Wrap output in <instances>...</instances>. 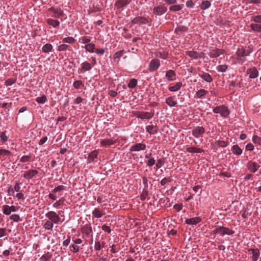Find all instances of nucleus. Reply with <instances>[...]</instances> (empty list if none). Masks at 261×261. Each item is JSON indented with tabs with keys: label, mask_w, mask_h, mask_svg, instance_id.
I'll return each instance as SVG.
<instances>
[{
	"label": "nucleus",
	"mask_w": 261,
	"mask_h": 261,
	"mask_svg": "<svg viewBox=\"0 0 261 261\" xmlns=\"http://www.w3.org/2000/svg\"><path fill=\"white\" fill-rule=\"evenodd\" d=\"M60 213V211L57 214L53 211L46 213L45 216L48 219V220L43 224V227L47 230H52L54 224H59L60 222H62L59 216Z\"/></svg>",
	"instance_id": "nucleus-1"
},
{
	"label": "nucleus",
	"mask_w": 261,
	"mask_h": 261,
	"mask_svg": "<svg viewBox=\"0 0 261 261\" xmlns=\"http://www.w3.org/2000/svg\"><path fill=\"white\" fill-rule=\"evenodd\" d=\"M48 11L52 14L51 16L53 18H62L64 16L63 10L60 7L52 6L48 9Z\"/></svg>",
	"instance_id": "nucleus-2"
},
{
	"label": "nucleus",
	"mask_w": 261,
	"mask_h": 261,
	"mask_svg": "<svg viewBox=\"0 0 261 261\" xmlns=\"http://www.w3.org/2000/svg\"><path fill=\"white\" fill-rule=\"evenodd\" d=\"M213 232L214 234H219L222 236L225 234L231 235L234 233L233 230L223 226L218 227L215 228Z\"/></svg>",
	"instance_id": "nucleus-3"
},
{
	"label": "nucleus",
	"mask_w": 261,
	"mask_h": 261,
	"mask_svg": "<svg viewBox=\"0 0 261 261\" xmlns=\"http://www.w3.org/2000/svg\"><path fill=\"white\" fill-rule=\"evenodd\" d=\"M160 66V61L159 59L156 58L152 59L148 66V70L150 72L156 71Z\"/></svg>",
	"instance_id": "nucleus-4"
},
{
	"label": "nucleus",
	"mask_w": 261,
	"mask_h": 261,
	"mask_svg": "<svg viewBox=\"0 0 261 261\" xmlns=\"http://www.w3.org/2000/svg\"><path fill=\"white\" fill-rule=\"evenodd\" d=\"M148 19L147 18L143 17V16H138L135 17L131 21V23L133 25H135L136 24H146L149 22H150Z\"/></svg>",
	"instance_id": "nucleus-5"
},
{
	"label": "nucleus",
	"mask_w": 261,
	"mask_h": 261,
	"mask_svg": "<svg viewBox=\"0 0 261 261\" xmlns=\"http://www.w3.org/2000/svg\"><path fill=\"white\" fill-rule=\"evenodd\" d=\"M153 13L158 16H161L167 11V8L163 5H159L153 8Z\"/></svg>",
	"instance_id": "nucleus-6"
},
{
	"label": "nucleus",
	"mask_w": 261,
	"mask_h": 261,
	"mask_svg": "<svg viewBox=\"0 0 261 261\" xmlns=\"http://www.w3.org/2000/svg\"><path fill=\"white\" fill-rule=\"evenodd\" d=\"M225 52V50L223 49L215 48L210 49L208 55L211 58H217L221 55H223Z\"/></svg>",
	"instance_id": "nucleus-7"
},
{
	"label": "nucleus",
	"mask_w": 261,
	"mask_h": 261,
	"mask_svg": "<svg viewBox=\"0 0 261 261\" xmlns=\"http://www.w3.org/2000/svg\"><path fill=\"white\" fill-rule=\"evenodd\" d=\"M205 132L204 128L202 126H197L192 130V135L195 138L201 137Z\"/></svg>",
	"instance_id": "nucleus-8"
},
{
	"label": "nucleus",
	"mask_w": 261,
	"mask_h": 261,
	"mask_svg": "<svg viewBox=\"0 0 261 261\" xmlns=\"http://www.w3.org/2000/svg\"><path fill=\"white\" fill-rule=\"evenodd\" d=\"M215 113H219L220 114H229L230 112L228 108L224 105L216 107L213 109Z\"/></svg>",
	"instance_id": "nucleus-9"
},
{
	"label": "nucleus",
	"mask_w": 261,
	"mask_h": 261,
	"mask_svg": "<svg viewBox=\"0 0 261 261\" xmlns=\"http://www.w3.org/2000/svg\"><path fill=\"white\" fill-rule=\"evenodd\" d=\"M131 2L132 0H117L114 4V7L117 9H122Z\"/></svg>",
	"instance_id": "nucleus-10"
},
{
	"label": "nucleus",
	"mask_w": 261,
	"mask_h": 261,
	"mask_svg": "<svg viewBox=\"0 0 261 261\" xmlns=\"http://www.w3.org/2000/svg\"><path fill=\"white\" fill-rule=\"evenodd\" d=\"M247 167L251 172L255 173L260 168V165L256 162L250 161L247 164Z\"/></svg>",
	"instance_id": "nucleus-11"
},
{
	"label": "nucleus",
	"mask_w": 261,
	"mask_h": 261,
	"mask_svg": "<svg viewBox=\"0 0 261 261\" xmlns=\"http://www.w3.org/2000/svg\"><path fill=\"white\" fill-rule=\"evenodd\" d=\"M251 51L250 49H246L241 46L237 49L236 54L238 57H243L249 56Z\"/></svg>",
	"instance_id": "nucleus-12"
},
{
	"label": "nucleus",
	"mask_w": 261,
	"mask_h": 261,
	"mask_svg": "<svg viewBox=\"0 0 261 261\" xmlns=\"http://www.w3.org/2000/svg\"><path fill=\"white\" fill-rule=\"evenodd\" d=\"M38 174V171L37 170L32 169L25 172L22 176L24 178L29 180L34 178Z\"/></svg>",
	"instance_id": "nucleus-13"
},
{
	"label": "nucleus",
	"mask_w": 261,
	"mask_h": 261,
	"mask_svg": "<svg viewBox=\"0 0 261 261\" xmlns=\"http://www.w3.org/2000/svg\"><path fill=\"white\" fill-rule=\"evenodd\" d=\"M57 18H47L46 19V22L53 28H57L60 25V21L57 19Z\"/></svg>",
	"instance_id": "nucleus-14"
},
{
	"label": "nucleus",
	"mask_w": 261,
	"mask_h": 261,
	"mask_svg": "<svg viewBox=\"0 0 261 261\" xmlns=\"http://www.w3.org/2000/svg\"><path fill=\"white\" fill-rule=\"evenodd\" d=\"M146 149V145L143 143H137L134 145H133L130 148V150L131 151H139L140 150H144Z\"/></svg>",
	"instance_id": "nucleus-15"
},
{
	"label": "nucleus",
	"mask_w": 261,
	"mask_h": 261,
	"mask_svg": "<svg viewBox=\"0 0 261 261\" xmlns=\"http://www.w3.org/2000/svg\"><path fill=\"white\" fill-rule=\"evenodd\" d=\"M186 55L188 56L189 57L194 59H197L199 58H201V55L202 54V53H198L197 51H194V50H190V51H186L185 52Z\"/></svg>",
	"instance_id": "nucleus-16"
},
{
	"label": "nucleus",
	"mask_w": 261,
	"mask_h": 261,
	"mask_svg": "<svg viewBox=\"0 0 261 261\" xmlns=\"http://www.w3.org/2000/svg\"><path fill=\"white\" fill-rule=\"evenodd\" d=\"M247 73L249 74V76L251 79L256 78L258 74V71L255 67H253L247 69Z\"/></svg>",
	"instance_id": "nucleus-17"
},
{
	"label": "nucleus",
	"mask_w": 261,
	"mask_h": 261,
	"mask_svg": "<svg viewBox=\"0 0 261 261\" xmlns=\"http://www.w3.org/2000/svg\"><path fill=\"white\" fill-rule=\"evenodd\" d=\"M92 66L88 62H84L81 64V72L84 73L85 71H89L92 69Z\"/></svg>",
	"instance_id": "nucleus-18"
},
{
	"label": "nucleus",
	"mask_w": 261,
	"mask_h": 261,
	"mask_svg": "<svg viewBox=\"0 0 261 261\" xmlns=\"http://www.w3.org/2000/svg\"><path fill=\"white\" fill-rule=\"evenodd\" d=\"M200 221L201 219L198 217L187 219L186 220V223L189 225H195Z\"/></svg>",
	"instance_id": "nucleus-19"
},
{
	"label": "nucleus",
	"mask_w": 261,
	"mask_h": 261,
	"mask_svg": "<svg viewBox=\"0 0 261 261\" xmlns=\"http://www.w3.org/2000/svg\"><path fill=\"white\" fill-rule=\"evenodd\" d=\"M199 76L204 81L207 83H211L213 81V78L212 77L211 75L206 72H203L201 74H199Z\"/></svg>",
	"instance_id": "nucleus-20"
},
{
	"label": "nucleus",
	"mask_w": 261,
	"mask_h": 261,
	"mask_svg": "<svg viewBox=\"0 0 261 261\" xmlns=\"http://www.w3.org/2000/svg\"><path fill=\"white\" fill-rule=\"evenodd\" d=\"M176 73L173 70H169L166 73V77L168 81H172L175 80Z\"/></svg>",
	"instance_id": "nucleus-21"
},
{
	"label": "nucleus",
	"mask_w": 261,
	"mask_h": 261,
	"mask_svg": "<svg viewBox=\"0 0 261 261\" xmlns=\"http://www.w3.org/2000/svg\"><path fill=\"white\" fill-rule=\"evenodd\" d=\"M116 143V140L112 139H101L100 140V144L102 146H107L114 144Z\"/></svg>",
	"instance_id": "nucleus-22"
},
{
	"label": "nucleus",
	"mask_w": 261,
	"mask_h": 261,
	"mask_svg": "<svg viewBox=\"0 0 261 261\" xmlns=\"http://www.w3.org/2000/svg\"><path fill=\"white\" fill-rule=\"evenodd\" d=\"M249 251H251L252 254V259L253 261H256L258 260L259 256V252L258 249H250Z\"/></svg>",
	"instance_id": "nucleus-23"
},
{
	"label": "nucleus",
	"mask_w": 261,
	"mask_h": 261,
	"mask_svg": "<svg viewBox=\"0 0 261 261\" xmlns=\"http://www.w3.org/2000/svg\"><path fill=\"white\" fill-rule=\"evenodd\" d=\"M186 151L190 153H201L203 150L196 147H189L186 149Z\"/></svg>",
	"instance_id": "nucleus-24"
},
{
	"label": "nucleus",
	"mask_w": 261,
	"mask_h": 261,
	"mask_svg": "<svg viewBox=\"0 0 261 261\" xmlns=\"http://www.w3.org/2000/svg\"><path fill=\"white\" fill-rule=\"evenodd\" d=\"M97 155L98 153L96 150L92 151L88 155V163H90L92 162L97 157Z\"/></svg>",
	"instance_id": "nucleus-25"
},
{
	"label": "nucleus",
	"mask_w": 261,
	"mask_h": 261,
	"mask_svg": "<svg viewBox=\"0 0 261 261\" xmlns=\"http://www.w3.org/2000/svg\"><path fill=\"white\" fill-rule=\"evenodd\" d=\"M182 86L181 82H177L175 85L173 86H169L168 89L170 91L175 92L178 90Z\"/></svg>",
	"instance_id": "nucleus-26"
},
{
	"label": "nucleus",
	"mask_w": 261,
	"mask_h": 261,
	"mask_svg": "<svg viewBox=\"0 0 261 261\" xmlns=\"http://www.w3.org/2000/svg\"><path fill=\"white\" fill-rule=\"evenodd\" d=\"M184 5H175L171 6L169 9L170 11L176 12L180 11L183 8Z\"/></svg>",
	"instance_id": "nucleus-27"
},
{
	"label": "nucleus",
	"mask_w": 261,
	"mask_h": 261,
	"mask_svg": "<svg viewBox=\"0 0 261 261\" xmlns=\"http://www.w3.org/2000/svg\"><path fill=\"white\" fill-rule=\"evenodd\" d=\"M208 92L204 89H200L198 90L195 95V98H201L207 93Z\"/></svg>",
	"instance_id": "nucleus-28"
},
{
	"label": "nucleus",
	"mask_w": 261,
	"mask_h": 261,
	"mask_svg": "<svg viewBox=\"0 0 261 261\" xmlns=\"http://www.w3.org/2000/svg\"><path fill=\"white\" fill-rule=\"evenodd\" d=\"M231 151L233 154L238 155L241 154L242 153V150L238 145H233Z\"/></svg>",
	"instance_id": "nucleus-29"
},
{
	"label": "nucleus",
	"mask_w": 261,
	"mask_h": 261,
	"mask_svg": "<svg viewBox=\"0 0 261 261\" xmlns=\"http://www.w3.org/2000/svg\"><path fill=\"white\" fill-rule=\"evenodd\" d=\"M156 56L157 57H159L160 58L164 60H166L168 57V53L166 51H158L156 53Z\"/></svg>",
	"instance_id": "nucleus-30"
},
{
	"label": "nucleus",
	"mask_w": 261,
	"mask_h": 261,
	"mask_svg": "<svg viewBox=\"0 0 261 261\" xmlns=\"http://www.w3.org/2000/svg\"><path fill=\"white\" fill-rule=\"evenodd\" d=\"M95 44L93 43H88L84 46V48L87 51L93 53L95 49Z\"/></svg>",
	"instance_id": "nucleus-31"
},
{
	"label": "nucleus",
	"mask_w": 261,
	"mask_h": 261,
	"mask_svg": "<svg viewBox=\"0 0 261 261\" xmlns=\"http://www.w3.org/2000/svg\"><path fill=\"white\" fill-rule=\"evenodd\" d=\"M252 31L257 32H261V24L258 23H252L250 25Z\"/></svg>",
	"instance_id": "nucleus-32"
},
{
	"label": "nucleus",
	"mask_w": 261,
	"mask_h": 261,
	"mask_svg": "<svg viewBox=\"0 0 261 261\" xmlns=\"http://www.w3.org/2000/svg\"><path fill=\"white\" fill-rule=\"evenodd\" d=\"M53 45L49 43H46L42 46V50L45 53H48L53 49Z\"/></svg>",
	"instance_id": "nucleus-33"
},
{
	"label": "nucleus",
	"mask_w": 261,
	"mask_h": 261,
	"mask_svg": "<svg viewBox=\"0 0 261 261\" xmlns=\"http://www.w3.org/2000/svg\"><path fill=\"white\" fill-rule=\"evenodd\" d=\"M166 101L170 107L175 106L177 104V102L174 100V98L171 96L167 98Z\"/></svg>",
	"instance_id": "nucleus-34"
},
{
	"label": "nucleus",
	"mask_w": 261,
	"mask_h": 261,
	"mask_svg": "<svg viewBox=\"0 0 261 261\" xmlns=\"http://www.w3.org/2000/svg\"><path fill=\"white\" fill-rule=\"evenodd\" d=\"M211 5V2L208 1H204L202 2L200 8L202 10H206L208 9Z\"/></svg>",
	"instance_id": "nucleus-35"
},
{
	"label": "nucleus",
	"mask_w": 261,
	"mask_h": 261,
	"mask_svg": "<svg viewBox=\"0 0 261 261\" xmlns=\"http://www.w3.org/2000/svg\"><path fill=\"white\" fill-rule=\"evenodd\" d=\"M80 42L84 44H87L91 41V39L89 37L83 36L80 38Z\"/></svg>",
	"instance_id": "nucleus-36"
},
{
	"label": "nucleus",
	"mask_w": 261,
	"mask_h": 261,
	"mask_svg": "<svg viewBox=\"0 0 261 261\" xmlns=\"http://www.w3.org/2000/svg\"><path fill=\"white\" fill-rule=\"evenodd\" d=\"M47 101V97L45 95L36 98V101L39 103H44Z\"/></svg>",
	"instance_id": "nucleus-37"
},
{
	"label": "nucleus",
	"mask_w": 261,
	"mask_h": 261,
	"mask_svg": "<svg viewBox=\"0 0 261 261\" xmlns=\"http://www.w3.org/2000/svg\"><path fill=\"white\" fill-rule=\"evenodd\" d=\"M137 80L135 79H132L130 80L127 86L129 88H134L137 86Z\"/></svg>",
	"instance_id": "nucleus-38"
},
{
	"label": "nucleus",
	"mask_w": 261,
	"mask_h": 261,
	"mask_svg": "<svg viewBox=\"0 0 261 261\" xmlns=\"http://www.w3.org/2000/svg\"><path fill=\"white\" fill-rule=\"evenodd\" d=\"M0 139L3 143H5L8 141V137L6 134V132H0Z\"/></svg>",
	"instance_id": "nucleus-39"
},
{
	"label": "nucleus",
	"mask_w": 261,
	"mask_h": 261,
	"mask_svg": "<svg viewBox=\"0 0 261 261\" xmlns=\"http://www.w3.org/2000/svg\"><path fill=\"white\" fill-rule=\"evenodd\" d=\"M124 54V50H120L114 54L113 55L114 60L120 59Z\"/></svg>",
	"instance_id": "nucleus-40"
},
{
	"label": "nucleus",
	"mask_w": 261,
	"mask_h": 261,
	"mask_svg": "<svg viewBox=\"0 0 261 261\" xmlns=\"http://www.w3.org/2000/svg\"><path fill=\"white\" fill-rule=\"evenodd\" d=\"M3 213L6 215H9L11 213V212L10 211V209L9 208V205H3Z\"/></svg>",
	"instance_id": "nucleus-41"
},
{
	"label": "nucleus",
	"mask_w": 261,
	"mask_h": 261,
	"mask_svg": "<svg viewBox=\"0 0 261 261\" xmlns=\"http://www.w3.org/2000/svg\"><path fill=\"white\" fill-rule=\"evenodd\" d=\"M63 42L69 44L73 43L75 42V39L72 37H67L63 39Z\"/></svg>",
	"instance_id": "nucleus-42"
},
{
	"label": "nucleus",
	"mask_w": 261,
	"mask_h": 261,
	"mask_svg": "<svg viewBox=\"0 0 261 261\" xmlns=\"http://www.w3.org/2000/svg\"><path fill=\"white\" fill-rule=\"evenodd\" d=\"M11 154V152L9 150L5 149H0V156H8Z\"/></svg>",
	"instance_id": "nucleus-43"
},
{
	"label": "nucleus",
	"mask_w": 261,
	"mask_h": 261,
	"mask_svg": "<svg viewBox=\"0 0 261 261\" xmlns=\"http://www.w3.org/2000/svg\"><path fill=\"white\" fill-rule=\"evenodd\" d=\"M64 200L63 199H59L53 204V207L55 208H58L59 206L64 205Z\"/></svg>",
	"instance_id": "nucleus-44"
},
{
	"label": "nucleus",
	"mask_w": 261,
	"mask_h": 261,
	"mask_svg": "<svg viewBox=\"0 0 261 261\" xmlns=\"http://www.w3.org/2000/svg\"><path fill=\"white\" fill-rule=\"evenodd\" d=\"M228 69V66L226 64L221 65L217 67V70L221 72H225Z\"/></svg>",
	"instance_id": "nucleus-45"
},
{
	"label": "nucleus",
	"mask_w": 261,
	"mask_h": 261,
	"mask_svg": "<svg viewBox=\"0 0 261 261\" xmlns=\"http://www.w3.org/2000/svg\"><path fill=\"white\" fill-rule=\"evenodd\" d=\"M92 214L95 218H100L102 215L101 212L97 208H95L93 211Z\"/></svg>",
	"instance_id": "nucleus-46"
},
{
	"label": "nucleus",
	"mask_w": 261,
	"mask_h": 261,
	"mask_svg": "<svg viewBox=\"0 0 261 261\" xmlns=\"http://www.w3.org/2000/svg\"><path fill=\"white\" fill-rule=\"evenodd\" d=\"M252 142L254 143L261 145V138L257 136H254L252 138Z\"/></svg>",
	"instance_id": "nucleus-47"
},
{
	"label": "nucleus",
	"mask_w": 261,
	"mask_h": 261,
	"mask_svg": "<svg viewBox=\"0 0 261 261\" xmlns=\"http://www.w3.org/2000/svg\"><path fill=\"white\" fill-rule=\"evenodd\" d=\"M146 130L147 131L150 133V134H155L156 133V129L154 128V127L151 125H148L147 127H146Z\"/></svg>",
	"instance_id": "nucleus-48"
},
{
	"label": "nucleus",
	"mask_w": 261,
	"mask_h": 261,
	"mask_svg": "<svg viewBox=\"0 0 261 261\" xmlns=\"http://www.w3.org/2000/svg\"><path fill=\"white\" fill-rule=\"evenodd\" d=\"M64 190H65V187L64 186H63V185H60V186H58V187L55 188L53 190V192L54 193H56L58 192L61 191H63Z\"/></svg>",
	"instance_id": "nucleus-49"
},
{
	"label": "nucleus",
	"mask_w": 261,
	"mask_h": 261,
	"mask_svg": "<svg viewBox=\"0 0 261 261\" xmlns=\"http://www.w3.org/2000/svg\"><path fill=\"white\" fill-rule=\"evenodd\" d=\"M101 11V9L98 7L97 5L95 6L94 4L92 7L91 8L90 13H95Z\"/></svg>",
	"instance_id": "nucleus-50"
},
{
	"label": "nucleus",
	"mask_w": 261,
	"mask_h": 261,
	"mask_svg": "<svg viewBox=\"0 0 261 261\" xmlns=\"http://www.w3.org/2000/svg\"><path fill=\"white\" fill-rule=\"evenodd\" d=\"M73 86L75 89H79L81 86H83V82L81 81H75L73 83Z\"/></svg>",
	"instance_id": "nucleus-51"
},
{
	"label": "nucleus",
	"mask_w": 261,
	"mask_h": 261,
	"mask_svg": "<svg viewBox=\"0 0 261 261\" xmlns=\"http://www.w3.org/2000/svg\"><path fill=\"white\" fill-rule=\"evenodd\" d=\"M252 21L256 22V23H261V15H257L255 16H253L252 17Z\"/></svg>",
	"instance_id": "nucleus-52"
},
{
	"label": "nucleus",
	"mask_w": 261,
	"mask_h": 261,
	"mask_svg": "<svg viewBox=\"0 0 261 261\" xmlns=\"http://www.w3.org/2000/svg\"><path fill=\"white\" fill-rule=\"evenodd\" d=\"M16 82V80L13 79L12 78L8 79L5 82V85L7 86H10L12 85Z\"/></svg>",
	"instance_id": "nucleus-53"
},
{
	"label": "nucleus",
	"mask_w": 261,
	"mask_h": 261,
	"mask_svg": "<svg viewBox=\"0 0 261 261\" xmlns=\"http://www.w3.org/2000/svg\"><path fill=\"white\" fill-rule=\"evenodd\" d=\"M186 31H187V28L185 27L179 26L175 29L174 32L175 33H177L178 32H186Z\"/></svg>",
	"instance_id": "nucleus-54"
},
{
	"label": "nucleus",
	"mask_w": 261,
	"mask_h": 261,
	"mask_svg": "<svg viewBox=\"0 0 261 261\" xmlns=\"http://www.w3.org/2000/svg\"><path fill=\"white\" fill-rule=\"evenodd\" d=\"M10 219L14 222H18L20 220V216L17 214H13L10 216Z\"/></svg>",
	"instance_id": "nucleus-55"
},
{
	"label": "nucleus",
	"mask_w": 261,
	"mask_h": 261,
	"mask_svg": "<svg viewBox=\"0 0 261 261\" xmlns=\"http://www.w3.org/2000/svg\"><path fill=\"white\" fill-rule=\"evenodd\" d=\"M30 159H31L30 155H24L21 158L20 161L22 163H25V162H29L30 160Z\"/></svg>",
	"instance_id": "nucleus-56"
},
{
	"label": "nucleus",
	"mask_w": 261,
	"mask_h": 261,
	"mask_svg": "<svg viewBox=\"0 0 261 261\" xmlns=\"http://www.w3.org/2000/svg\"><path fill=\"white\" fill-rule=\"evenodd\" d=\"M68 45L65 44H61L58 46V50L59 51H65L67 49Z\"/></svg>",
	"instance_id": "nucleus-57"
},
{
	"label": "nucleus",
	"mask_w": 261,
	"mask_h": 261,
	"mask_svg": "<svg viewBox=\"0 0 261 261\" xmlns=\"http://www.w3.org/2000/svg\"><path fill=\"white\" fill-rule=\"evenodd\" d=\"M83 229H84V232L86 234H90L92 230V228L91 227H89V226H85L83 228Z\"/></svg>",
	"instance_id": "nucleus-58"
},
{
	"label": "nucleus",
	"mask_w": 261,
	"mask_h": 261,
	"mask_svg": "<svg viewBox=\"0 0 261 261\" xmlns=\"http://www.w3.org/2000/svg\"><path fill=\"white\" fill-rule=\"evenodd\" d=\"M154 164H155V160L154 159V158H150L147 161L146 165L147 166L150 167V166H152L153 165H154Z\"/></svg>",
	"instance_id": "nucleus-59"
},
{
	"label": "nucleus",
	"mask_w": 261,
	"mask_h": 261,
	"mask_svg": "<svg viewBox=\"0 0 261 261\" xmlns=\"http://www.w3.org/2000/svg\"><path fill=\"white\" fill-rule=\"evenodd\" d=\"M95 52L98 55H103L105 53L104 48H97L95 50Z\"/></svg>",
	"instance_id": "nucleus-60"
},
{
	"label": "nucleus",
	"mask_w": 261,
	"mask_h": 261,
	"mask_svg": "<svg viewBox=\"0 0 261 261\" xmlns=\"http://www.w3.org/2000/svg\"><path fill=\"white\" fill-rule=\"evenodd\" d=\"M108 94L112 97H116L118 93L116 91L113 90H109L108 92Z\"/></svg>",
	"instance_id": "nucleus-61"
},
{
	"label": "nucleus",
	"mask_w": 261,
	"mask_h": 261,
	"mask_svg": "<svg viewBox=\"0 0 261 261\" xmlns=\"http://www.w3.org/2000/svg\"><path fill=\"white\" fill-rule=\"evenodd\" d=\"M101 229L102 230L107 232L108 233L111 232V229L110 227L107 225H103L101 227Z\"/></svg>",
	"instance_id": "nucleus-62"
},
{
	"label": "nucleus",
	"mask_w": 261,
	"mask_h": 261,
	"mask_svg": "<svg viewBox=\"0 0 261 261\" xmlns=\"http://www.w3.org/2000/svg\"><path fill=\"white\" fill-rule=\"evenodd\" d=\"M82 101H83L82 98L80 96H78L74 99L73 103L75 104V105H79V104L81 103Z\"/></svg>",
	"instance_id": "nucleus-63"
},
{
	"label": "nucleus",
	"mask_w": 261,
	"mask_h": 261,
	"mask_svg": "<svg viewBox=\"0 0 261 261\" xmlns=\"http://www.w3.org/2000/svg\"><path fill=\"white\" fill-rule=\"evenodd\" d=\"M186 6L188 8H192L194 6V3L192 1V0H188L186 2Z\"/></svg>",
	"instance_id": "nucleus-64"
}]
</instances>
